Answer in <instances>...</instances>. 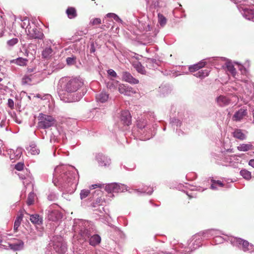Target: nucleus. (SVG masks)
<instances>
[{
  "instance_id": "obj_18",
  "label": "nucleus",
  "mask_w": 254,
  "mask_h": 254,
  "mask_svg": "<svg viewBox=\"0 0 254 254\" xmlns=\"http://www.w3.org/2000/svg\"><path fill=\"white\" fill-rule=\"evenodd\" d=\"M66 13L69 19L74 18L77 15L76 9L73 7H68L66 10Z\"/></svg>"
},
{
  "instance_id": "obj_45",
  "label": "nucleus",
  "mask_w": 254,
  "mask_h": 254,
  "mask_svg": "<svg viewBox=\"0 0 254 254\" xmlns=\"http://www.w3.org/2000/svg\"><path fill=\"white\" fill-rule=\"evenodd\" d=\"M249 165L254 168V159H251L249 161Z\"/></svg>"
},
{
  "instance_id": "obj_7",
  "label": "nucleus",
  "mask_w": 254,
  "mask_h": 254,
  "mask_svg": "<svg viewBox=\"0 0 254 254\" xmlns=\"http://www.w3.org/2000/svg\"><path fill=\"white\" fill-rule=\"evenodd\" d=\"M122 80L133 84H136L139 83L138 79L134 78L130 73L127 71L122 72Z\"/></svg>"
},
{
  "instance_id": "obj_1",
  "label": "nucleus",
  "mask_w": 254,
  "mask_h": 254,
  "mask_svg": "<svg viewBox=\"0 0 254 254\" xmlns=\"http://www.w3.org/2000/svg\"><path fill=\"white\" fill-rule=\"evenodd\" d=\"M64 88L69 93L74 92L81 87L83 84L82 80L80 77H74L65 79Z\"/></svg>"
},
{
  "instance_id": "obj_4",
  "label": "nucleus",
  "mask_w": 254,
  "mask_h": 254,
  "mask_svg": "<svg viewBox=\"0 0 254 254\" xmlns=\"http://www.w3.org/2000/svg\"><path fill=\"white\" fill-rule=\"evenodd\" d=\"M105 190L109 192H123L127 190V187L124 184L111 183L106 186Z\"/></svg>"
},
{
  "instance_id": "obj_29",
  "label": "nucleus",
  "mask_w": 254,
  "mask_h": 254,
  "mask_svg": "<svg viewBox=\"0 0 254 254\" xmlns=\"http://www.w3.org/2000/svg\"><path fill=\"white\" fill-rule=\"evenodd\" d=\"M240 174L246 180H250L251 179V173L247 170H242Z\"/></svg>"
},
{
  "instance_id": "obj_32",
  "label": "nucleus",
  "mask_w": 254,
  "mask_h": 254,
  "mask_svg": "<svg viewBox=\"0 0 254 254\" xmlns=\"http://www.w3.org/2000/svg\"><path fill=\"white\" fill-rule=\"evenodd\" d=\"M34 197L35 195L33 193H30L28 195L27 200V204L28 205H31L33 204L34 201Z\"/></svg>"
},
{
  "instance_id": "obj_2",
  "label": "nucleus",
  "mask_w": 254,
  "mask_h": 254,
  "mask_svg": "<svg viewBox=\"0 0 254 254\" xmlns=\"http://www.w3.org/2000/svg\"><path fill=\"white\" fill-rule=\"evenodd\" d=\"M38 119L39 120L38 125L40 128H48L53 126L55 123V120L52 116L43 113L39 114Z\"/></svg>"
},
{
  "instance_id": "obj_47",
  "label": "nucleus",
  "mask_w": 254,
  "mask_h": 254,
  "mask_svg": "<svg viewBox=\"0 0 254 254\" xmlns=\"http://www.w3.org/2000/svg\"><path fill=\"white\" fill-rule=\"evenodd\" d=\"M97 187H99L97 185H93L90 187V188L94 189L96 188Z\"/></svg>"
},
{
  "instance_id": "obj_43",
  "label": "nucleus",
  "mask_w": 254,
  "mask_h": 254,
  "mask_svg": "<svg viewBox=\"0 0 254 254\" xmlns=\"http://www.w3.org/2000/svg\"><path fill=\"white\" fill-rule=\"evenodd\" d=\"M107 87L110 89H115V86L114 85L113 83H108L107 84Z\"/></svg>"
},
{
  "instance_id": "obj_3",
  "label": "nucleus",
  "mask_w": 254,
  "mask_h": 254,
  "mask_svg": "<svg viewBox=\"0 0 254 254\" xmlns=\"http://www.w3.org/2000/svg\"><path fill=\"white\" fill-rule=\"evenodd\" d=\"M25 32L31 39H42L44 36L41 30L35 26L33 27L27 26L25 28Z\"/></svg>"
},
{
  "instance_id": "obj_42",
  "label": "nucleus",
  "mask_w": 254,
  "mask_h": 254,
  "mask_svg": "<svg viewBox=\"0 0 254 254\" xmlns=\"http://www.w3.org/2000/svg\"><path fill=\"white\" fill-rule=\"evenodd\" d=\"M110 15H113V18L116 20V21H118L119 20H120L119 17L115 14L114 13H108L106 16L107 17H109L110 16Z\"/></svg>"
},
{
  "instance_id": "obj_6",
  "label": "nucleus",
  "mask_w": 254,
  "mask_h": 254,
  "mask_svg": "<svg viewBox=\"0 0 254 254\" xmlns=\"http://www.w3.org/2000/svg\"><path fill=\"white\" fill-rule=\"evenodd\" d=\"M118 90L121 94L127 96H130L131 94L135 93L133 88L131 86L124 84H120L118 87Z\"/></svg>"
},
{
  "instance_id": "obj_53",
  "label": "nucleus",
  "mask_w": 254,
  "mask_h": 254,
  "mask_svg": "<svg viewBox=\"0 0 254 254\" xmlns=\"http://www.w3.org/2000/svg\"><path fill=\"white\" fill-rule=\"evenodd\" d=\"M109 17H112V18H113V15H110V16H109Z\"/></svg>"
},
{
  "instance_id": "obj_49",
  "label": "nucleus",
  "mask_w": 254,
  "mask_h": 254,
  "mask_svg": "<svg viewBox=\"0 0 254 254\" xmlns=\"http://www.w3.org/2000/svg\"><path fill=\"white\" fill-rule=\"evenodd\" d=\"M163 253H164V254H173V253H172V251L171 252H163Z\"/></svg>"
},
{
  "instance_id": "obj_38",
  "label": "nucleus",
  "mask_w": 254,
  "mask_h": 254,
  "mask_svg": "<svg viewBox=\"0 0 254 254\" xmlns=\"http://www.w3.org/2000/svg\"><path fill=\"white\" fill-rule=\"evenodd\" d=\"M24 164L22 162H19L17 163L14 167V168L18 171H22L23 169Z\"/></svg>"
},
{
  "instance_id": "obj_16",
  "label": "nucleus",
  "mask_w": 254,
  "mask_h": 254,
  "mask_svg": "<svg viewBox=\"0 0 254 254\" xmlns=\"http://www.w3.org/2000/svg\"><path fill=\"white\" fill-rule=\"evenodd\" d=\"M30 220L31 222L35 224L40 225L42 224V218L37 214L30 215Z\"/></svg>"
},
{
  "instance_id": "obj_13",
  "label": "nucleus",
  "mask_w": 254,
  "mask_h": 254,
  "mask_svg": "<svg viewBox=\"0 0 254 254\" xmlns=\"http://www.w3.org/2000/svg\"><path fill=\"white\" fill-rule=\"evenodd\" d=\"M19 213V214L17 215L14 221L13 230L15 232L18 231V228L19 227L23 217V211H20Z\"/></svg>"
},
{
  "instance_id": "obj_51",
  "label": "nucleus",
  "mask_w": 254,
  "mask_h": 254,
  "mask_svg": "<svg viewBox=\"0 0 254 254\" xmlns=\"http://www.w3.org/2000/svg\"><path fill=\"white\" fill-rule=\"evenodd\" d=\"M36 97H38V98H40L41 95H40V94H37V95H36Z\"/></svg>"
},
{
  "instance_id": "obj_10",
  "label": "nucleus",
  "mask_w": 254,
  "mask_h": 254,
  "mask_svg": "<svg viewBox=\"0 0 254 254\" xmlns=\"http://www.w3.org/2000/svg\"><path fill=\"white\" fill-rule=\"evenodd\" d=\"M247 115V110L244 108H241L234 114L232 117V119L233 121L236 122L240 121L244 117L246 116Z\"/></svg>"
},
{
  "instance_id": "obj_34",
  "label": "nucleus",
  "mask_w": 254,
  "mask_h": 254,
  "mask_svg": "<svg viewBox=\"0 0 254 254\" xmlns=\"http://www.w3.org/2000/svg\"><path fill=\"white\" fill-rule=\"evenodd\" d=\"M90 191L89 190H83L81 191L80 193V198L81 199L85 198L90 194Z\"/></svg>"
},
{
  "instance_id": "obj_41",
  "label": "nucleus",
  "mask_w": 254,
  "mask_h": 254,
  "mask_svg": "<svg viewBox=\"0 0 254 254\" xmlns=\"http://www.w3.org/2000/svg\"><path fill=\"white\" fill-rule=\"evenodd\" d=\"M8 106L10 108V109H12L14 107V102L13 100L11 99H9L8 100V103H7Z\"/></svg>"
},
{
  "instance_id": "obj_33",
  "label": "nucleus",
  "mask_w": 254,
  "mask_h": 254,
  "mask_svg": "<svg viewBox=\"0 0 254 254\" xmlns=\"http://www.w3.org/2000/svg\"><path fill=\"white\" fill-rule=\"evenodd\" d=\"M158 20L161 26H164L166 23V18L161 13L158 14Z\"/></svg>"
},
{
  "instance_id": "obj_35",
  "label": "nucleus",
  "mask_w": 254,
  "mask_h": 254,
  "mask_svg": "<svg viewBox=\"0 0 254 254\" xmlns=\"http://www.w3.org/2000/svg\"><path fill=\"white\" fill-rule=\"evenodd\" d=\"M23 23L21 24V27L23 28H25L27 26L28 27L31 26L30 25V22L29 19L27 17H24L23 19L22 20Z\"/></svg>"
},
{
  "instance_id": "obj_26",
  "label": "nucleus",
  "mask_w": 254,
  "mask_h": 254,
  "mask_svg": "<svg viewBox=\"0 0 254 254\" xmlns=\"http://www.w3.org/2000/svg\"><path fill=\"white\" fill-rule=\"evenodd\" d=\"M209 72L210 70L209 69H205L198 71L195 74V75L197 77L203 78L208 75Z\"/></svg>"
},
{
  "instance_id": "obj_15",
  "label": "nucleus",
  "mask_w": 254,
  "mask_h": 254,
  "mask_svg": "<svg viewBox=\"0 0 254 254\" xmlns=\"http://www.w3.org/2000/svg\"><path fill=\"white\" fill-rule=\"evenodd\" d=\"M233 136L234 137L240 140H243L246 138V135L240 129H236L233 132Z\"/></svg>"
},
{
  "instance_id": "obj_52",
  "label": "nucleus",
  "mask_w": 254,
  "mask_h": 254,
  "mask_svg": "<svg viewBox=\"0 0 254 254\" xmlns=\"http://www.w3.org/2000/svg\"><path fill=\"white\" fill-rule=\"evenodd\" d=\"M2 80V78L0 77V82H1Z\"/></svg>"
},
{
  "instance_id": "obj_48",
  "label": "nucleus",
  "mask_w": 254,
  "mask_h": 254,
  "mask_svg": "<svg viewBox=\"0 0 254 254\" xmlns=\"http://www.w3.org/2000/svg\"><path fill=\"white\" fill-rule=\"evenodd\" d=\"M72 59L71 58H68L66 60V61H67V63L68 64H69L70 62H71L72 61Z\"/></svg>"
},
{
  "instance_id": "obj_30",
  "label": "nucleus",
  "mask_w": 254,
  "mask_h": 254,
  "mask_svg": "<svg viewBox=\"0 0 254 254\" xmlns=\"http://www.w3.org/2000/svg\"><path fill=\"white\" fill-rule=\"evenodd\" d=\"M29 152L32 155H36L39 153L40 150L37 148L35 144H32L27 148Z\"/></svg>"
},
{
  "instance_id": "obj_11",
  "label": "nucleus",
  "mask_w": 254,
  "mask_h": 254,
  "mask_svg": "<svg viewBox=\"0 0 254 254\" xmlns=\"http://www.w3.org/2000/svg\"><path fill=\"white\" fill-rule=\"evenodd\" d=\"M96 158L101 166H107L110 164V159L102 154H98Z\"/></svg>"
},
{
  "instance_id": "obj_39",
  "label": "nucleus",
  "mask_w": 254,
  "mask_h": 254,
  "mask_svg": "<svg viewBox=\"0 0 254 254\" xmlns=\"http://www.w3.org/2000/svg\"><path fill=\"white\" fill-rule=\"evenodd\" d=\"M107 73L109 75L113 77H116L117 75L116 72L112 69H109L107 71Z\"/></svg>"
},
{
  "instance_id": "obj_44",
  "label": "nucleus",
  "mask_w": 254,
  "mask_h": 254,
  "mask_svg": "<svg viewBox=\"0 0 254 254\" xmlns=\"http://www.w3.org/2000/svg\"><path fill=\"white\" fill-rule=\"evenodd\" d=\"M67 175V172H63V173H62L61 174V177L64 180H66V176Z\"/></svg>"
},
{
  "instance_id": "obj_36",
  "label": "nucleus",
  "mask_w": 254,
  "mask_h": 254,
  "mask_svg": "<svg viewBox=\"0 0 254 254\" xmlns=\"http://www.w3.org/2000/svg\"><path fill=\"white\" fill-rule=\"evenodd\" d=\"M101 23V20L100 18H95L92 19L90 21V24L92 26L100 24Z\"/></svg>"
},
{
  "instance_id": "obj_22",
  "label": "nucleus",
  "mask_w": 254,
  "mask_h": 254,
  "mask_svg": "<svg viewBox=\"0 0 254 254\" xmlns=\"http://www.w3.org/2000/svg\"><path fill=\"white\" fill-rule=\"evenodd\" d=\"M133 66L134 68L136 69V70L141 74H145V70L144 69V67L141 65L140 63H139L138 61H136V62L134 63L133 64Z\"/></svg>"
},
{
  "instance_id": "obj_20",
  "label": "nucleus",
  "mask_w": 254,
  "mask_h": 254,
  "mask_svg": "<svg viewBox=\"0 0 254 254\" xmlns=\"http://www.w3.org/2000/svg\"><path fill=\"white\" fill-rule=\"evenodd\" d=\"M238 150L241 151H247L253 149V145L251 143L249 144H241L237 146Z\"/></svg>"
},
{
  "instance_id": "obj_27",
  "label": "nucleus",
  "mask_w": 254,
  "mask_h": 254,
  "mask_svg": "<svg viewBox=\"0 0 254 254\" xmlns=\"http://www.w3.org/2000/svg\"><path fill=\"white\" fill-rule=\"evenodd\" d=\"M28 61L27 59H24L23 58H18L15 59L14 62L18 65L25 66L27 64Z\"/></svg>"
},
{
  "instance_id": "obj_37",
  "label": "nucleus",
  "mask_w": 254,
  "mask_h": 254,
  "mask_svg": "<svg viewBox=\"0 0 254 254\" xmlns=\"http://www.w3.org/2000/svg\"><path fill=\"white\" fill-rule=\"evenodd\" d=\"M18 40L17 38H12L7 42V44L9 46H13L18 43Z\"/></svg>"
},
{
  "instance_id": "obj_19",
  "label": "nucleus",
  "mask_w": 254,
  "mask_h": 254,
  "mask_svg": "<svg viewBox=\"0 0 254 254\" xmlns=\"http://www.w3.org/2000/svg\"><path fill=\"white\" fill-rule=\"evenodd\" d=\"M216 101L218 104L220 106H223L228 105L229 103V100L228 98L224 96H219L216 99Z\"/></svg>"
},
{
  "instance_id": "obj_50",
  "label": "nucleus",
  "mask_w": 254,
  "mask_h": 254,
  "mask_svg": "<svg viewBox=\"0 0 254 254\" xmlns=\"http://www.w3.org/2000/svg\"><path fill=\"white\" fill-rule=\"evenodd\" d=\"M33 71V69L32 68H28V72L30 73Z\"/></svg>"
},
{
  "instance_id": "obj_5",
  "label": "nucleus",
  "mask_w": 254,
  "mask_h": 254,
  "mask_svg": "<svg viewBox=\"0 0 254 254\" xmlns=\"http://www.w3.org/2000/svg\"><path fill=\"white\" fill-rule=\"evenodd\" d=\"M234 242L239 247L241 246L244 252L250 251L253 248V246L250 245L247 241L242 239L241 238H235Z\"/></svg>"
},
{
  "instance_id": "obj_46",
  "label": "nucleus",
  "mask_w": 254,
  "mask_h": 254,
  "mask_svg": "<svg viewBox=\"0 0 254 254\" xmlns=\"http://www.w3.org/2000/svg\"><path fill=\"white\" fill-rule=\"evenodd\" d=\"M61 170H62L63 171H65L64 168H62V167H59L56 168L55 171L56 172H58L59 171H61Z\"/></svg>"
},
{
  "instance_id": "obj_31",
  "label": "nucleus",
  "mask_w": 254,
  "mask_h": 254,
  "mask_svg": "<svg viewBox=\"0 0 254 254\" xmlns=\"http://www.w3.org/2000/svg\"><path fill=\"white\" fill-rule=\"evenodd\" d=\"M211 182L212 184L211 185V188L213 190L216 189V185H217L221 187H223L224 186V184L220 181H215L214 180H211Z\"/></svg>"
},
{
  "instance_id": "obj_17",
  "label": "nucleus",
  "mask_w": 254,
  "mask_h": 254,
  "mask_svg": "<svg viewBox=\"0 0 254 254\" xmlns=\"http://www.w3.org/2000/svg\"><path fill=\"white\" fill-rule=\"evenodd\" d=\"M101 237L98 235H94L89 239V244L90 245L95 246L101 242Z\"/></svg>"
},
{
  "instance_id": "obj_9",
  "label": "nucleus",
  "mask_w": 254,
  "mask_h": 254,
  "mask_svg": "<svg viewBox=\"0 0 254 254\" xmlns=\"http://www.w3.org/2000/svg\"><path fill=\"white\" fill-rule=\"evenodd\" d=\"M55 251L60 254H64L67 250L66 245L64 242H57L54 245Z\"/></svg>"
},
{
  "instance_id": "obj_25",
  "label": "nucleus",
  "mask_w": 254,
  "mask_h": 254,
  "mask_svg": "<svg viewBox=\"0 0 254 254\" xmlns=\"http://www.w3.org/2000/svg\"><path fill=\"white\" fill-rule=\"evenodd\" d=\"M226 67L228 71L230 72L232 75L234 77H235L237 74V71L233 64L231 63H227L226 64Z\"/></svg>"
},
{
  "instance_id": "obj_24",
  "label": "nucleus",
  "mask_w": 254,
  "mask_h": 254,
  "mask_svg": "<svg viewBox=\"0 0 254 254\" xmlns=\"http://www.w3.org/2000/svg\"><path fill=\"white\" fill-rule=\"evenodd\" d=\"M109 98V94L106 92H102L96 96L97 101L101 103L105 102Z\"/></svg>"
},
{
  "instance_id": "obj_28",
  "label": "nucleus",
  "mask_w": 254,
  "mask_h": 254,
  "mask_svg": "<svg viewBox=\"0 0 254 254\" xmlns=\"http://www.w3.org/2000/svg\"><path fill=\"white\" fill-rule=\"evenodd\" d=\"M60 216V214L58 211L55 210L51 212L49 215V218L50 219L53 221L57 220Z\"/></svg>"
},
{
  "instance_id": "obj_23",
  "label": "nucleus",
  "mask_w": 254,
  "mask_h": 254,
  "mask_svg": "<svg viewBox=\"0 0 254 254\" xmlns=\"http://www.w3.org/2000/svg\"><path fill=\"white\" fill-rule=\"evenodd\" d=\"M244 14L248 19H252L254 18V9L245 8L244 9Z\"/></svg>"
},
{
  "instance_id": "obj_40",
  "label": "nucleus",
  "mask_w": 254,
  "mask_h": 254,
  "mask_svg": "<svg viewBox=\"0 0 254 254\" xmlns=\"http://www.w3.org/2000/svg\"><path fill=\"white\" fill-rule=\"evenodd\" d=\"M31 81V78L28 76H24L22 78V82L24 83H28Z\"/></svg>"
},
{
  "instance_id": "obj_21",
  "label": "nucleus",
  "mask_w": 254,
  "mask_h": 254,
  "mask_svg": "<svg viewBox=\"0 0 254 254\" xmlns=\"http://www.w3.org/2000/svg\"><path fill=\"white\" fill-rule=\"evenodd\" d=\"M53 55V50L50 47L46 48L42 52V57L45 59L50 58Z\"/></svg>"
},
{
  "instance_id": "obj_12",
  "label": "nucleus",
  "mask_w": 254,
  "mask_h": 254,
  "mask_svg": "<svg viewBox=\"0 0 254 254\" xmlns=\"http://www.w3.org/2000/svg\"><path fill=\"white\" fill-rule=\"evenodd\" d=\"M24 243L20 240H16L15 242L9 244V247L13 251H19L23 248Z\"/></svg>"
},
{
  "instance_id": "obj_8",
  "label": "nucleus",
  "mask_w": 254,
  "mask_h": 254,
  "mask_svg": "<svg viewBox=\"0 0 254 254\" xmlns=\"http://www.w3.org/2000/svg\"><path fill=\"white\" fill-rule=\"evenodd\" d=\"M131 116L128 111H122L121 115V121L123 124L129 126L131 124Z\"/></svg>"
},
{
  "instance_id": "obj_14",
  "label": "nucleus",
  "mask_w": 254,
  "mask_h": 254,
  "mask_svg": "<svg viewBox=\"0 0 254 254\" xmlns=\"http://www.w3.org/2000/svg\"><path fill=\"white\" fill-rule=\"evenodd\" d=\"M206 64V62L204 61H201L196 64L190 66L189 68L190 72H193L196 70L204 67Z\"/></svg>"
}]
</instances>
